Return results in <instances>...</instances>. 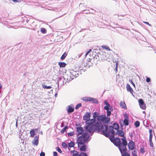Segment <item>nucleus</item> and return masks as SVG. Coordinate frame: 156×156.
I'll return each mask as SVG.
<instances>
[{
    "mask_svg": "<svg viewBox=\"0 0 156 156\" xmlns=\"http://www.w3.org/2000/svg\"><path fill=\"white\" fill-rule=\"evenodd\" d=\"M94 128L95 132L99 133L101 131V133L106 137H108L110 136L109 133L107 132L108 129V125H103L101 122L98 121L94 124Z\"/></svg>",
    "mask_w": 156,
    "mask_h": 156,
    "instance_id": "f257e3e1",
    "label": "nucleus"
},
{
    "mask_svg": "<svg viewBox=\"0 0 156 156\" xmlns=\"http://www.w3.org/2000/svg\"><path fill=\"white\" fill-rule=\"evenodd\" d=\"M90 135L88 133L84 132L81 136L78 137L77 142L78 144V147H79V144H83L86 142H88L90 140L89 139Z\"/></svg>",
    "mask_w": 156,
    "mask_h": 156,
    "instance_id": "f03ea898",
    "label": "nucleus"
},
{
    "mask_svg": "<svg viewBox=\"0 0 156 156\" xmlns=\"http://www.w3.org/2000/svg\"><path fill=\"white\" fill-rule=\"evenodd\" d=\"M121 140L122 142H121L120 138L117 137H115L113 142L116 146L118 147L119 150H120V148L125 145H127V142L126 137L122 138Z\"/></svg>",
    "mask_w": 156,
    "mask_h": 156,
    "instance_id": "7ed1b4c3",
    "label": "nucleus"
},
{
    "mask_svg": "<svg viewBox=\"0 0 156 156\" xmlns=\"http://www.w3.org/2000/svg\"><path fill=\"white\" fill-rule=\"evenodd\" d=\"M97 120L103 123L108 124L110 121V118L106 117L105 115H99L97 119Z\"/></svg>",
    "mask_w": 156,
    "mask_h": 156,
    "instance_id": "20e7f679",
    "label": "nucleus"
},
{
    "mask_svg": "<svg viewBox=\"0 0 156 156\" xmlns=\"http://www.w3.org/2000/svg\"><path fill=\"white\" fill-rule=\"evenodd\" d=\"M86 126H85L84 129L87 133H90V135L92 136L95 132L94 128V124H89V123H86Z\"/></svg>",
    "mask_w": 156,
    "mask_h": 156,
    "instance_id": "39448f33",
    "label": "nucleus"
},
{
    "mask_svg": "<svg viewBox=\"0 0 156 156\" xmlns=\"http://www.w3.org/2000/svg\"><path fill=\"white\" fill-rule=\"evenodd\" d=\"M105 54V53H103L101 52L100 53L98 51L95 55L94 58V59H98L99 60L100 59H101V60H106V57Z\"/></svg>",
    "mask_w": 156,
    "mask_h": 156,
    "instance_id": "423d86ee",
    "label": "nucleus"
},
{
    "mask_svg": "<svg viewBox=\"0 0 156 156\" xmlns=\"http://www.w3.org/2000/svg\"><path fill=\"white\" fill-rule=\"evenodd\" d=\"M63 78L64 80H66L67 82H69L73 79L69 72H68L66 73L64 75Z\"/></svg>",
    "mask_w": 156,
    "mask_h": 156,
    "instance_id": "0eeeda50",
    "label": "nucleus"
},
{
    "mask_svg": "<svg viewBox=\"0 0 156 156\" xmlns=\"http://www.w3.org/2000/svg\"><path fill=\"white\" fill-rule=\"evenodd\" d=\"M126 146L127 145H125L120 148V150H119L122 156H130L129 154L126 152L127 151L126 148Z\"/></svg>",
    "mask_w": 156,
    "mask_h": 156,
    "instance_id": "6e6552de",
    "label": "nucleus"
},
{
    "mask_svg": "<svg viewBox=\"0 0 156 156\" xmlns=\"http://www.w3.org/2000/svg\"><path fill=\"white\" fill-rule=\"evenodd\" d=\"M80 124L76 125V126H77L76 127L77 132L78 133V136L81 134H82L83 133H84V130L83 127L80 126Z\"/></svg>",
    "mask_w": 156,
    "mask_h": 156,
    "instance_id": "1a4fd4ad",
    "label": "nucleus"
},
{
    "mask_svg": "<svg viewBox=\"0 0 156 156\" xmlns=\"http://www.w3.org/2000/svg\"><path fill=\"white\" fill-rule=\"evenodd\" d=\"M91 117L90 112H87L83 117V119L85 121V123H88Z\"/></svg>",
    "mask_w": 156,
    "mask_h": 156,
    "instance_id": "9d476101",
    "label": "nucleus"
},
{
    "mask_svg": "<svg viewBox=\"0 0 156 156\" xmlns=\"http://www.w3.org/2000/svg\"><path fill=\"white\" fill-rule=\"evenodd\" d=\"M138 103L140 108L143 109H145L146 108V105L144 101L142 99H140L138 100Z\"/></svg>",
    "mask_w": 156,
    "mask_h": 156,
    "instance_id": "9b49d317",
    "label": "nucleus"
},
{
    "mask_svg": "<svg viewBox=\"0 0 156 156\" xmlns=\"http://www.w3.org/2000/svg\"><path fill=\"white\" fill-rule=\"evenodd\" d=\"M128 147L129 150H132L135 147V143L132 140L130 141L128 144Z\"/></svg>",
    "mask_w": 156,
    "mask_h": 156,
    "instance_id": "f8f14e48",
    "label": "nucleus"
},
{
    "mask_svg": "<svg viewBox=\"0 0 156 156\" xmlns=\"http://www.w3.org/2000/svg\"><path fill=\"white\" fill-rule=\"evenodd\" d=\"M38 141L39 136L37 135L34 137V140L32 141V143L33 145L37 146L38 144Z\"/></svg>",
    "mask_w": 156,
    "mask_h": 156,
    "instance_id": "ddd939ff",
    "label": "nucleus"
},
{
    "mask_svg": "<svg viewBox=\"0 0 156 156\" xmlns=\"http://www.w3.org/2000/svg\"><path fill=\"white\" fill-rule=\"evenodd\" d=\"M124 116H125V119L123 120L124 124L126 126H128L129 124V117L127 114H125Z\"/></svg>",
    "mask_w": 156,
    "mask_h": 156,
    "instance_id": "4468645a",
    "label": "nucleus"
},
{
    "mask_svg": "<svg viewBox=\"0 0 156 156\" xmlns=\"http://www.w3.org/2000/svg\"><path fill=\"white\" fill-rule=\"evenodd\" d=\"M116 132L115 133V135H118L119 136L123 137V138L126 137L124 136V132L123 130H119V129L117 130Z\"/></svg>",
    "mask_w": 156,
    "mask_h": 156,
    "instance_id": "2eb2a0df",
    "label": "nucleus"
},
{
    "mask_svg": "<svg viewBox=\"0 0 156 156\" xmlns=\"http://www.w3.org/2000/svg\"><path fill=\"white\" fill-rule=\"evenodd\" d=\"M68 108L67 109V112L68 114L73 112L74 111V108L73 105L72 104H71L68 106Z\"/></svg>",
    "mask_w": 156,
    "mask_h": 156,
    "instance_id": "dca6fc26",
    "label": "nucleus"
},
{
    "mask_svg": "<svg viewBox=\"0 0 156 156\" xmlns=\"http://www.w3.org/2000/svg\"><path fill=\"white\" fill-rule=\"evenodd\" d=\"M114 129V128H113L112 126H110L109 127L108 131H107V132H108L109 135H110V133H111V135H115V133ZM107 131H108V130Z\"/></svg>",
    "mask_w": 156,
    "mask_h": 156,
    "instance_id": "f3484780",
    "label": "nucleus"
},
{
    "mask_svg": "<svg viewBox=\"0 0 156 156\" xmlns=\"http://www.w3.org/2000/svg\"><path fill=\"white\" fill-rule=\"evenodd\" d=\"M127 90L128 92H129L132 95L134 96L133 92V90L132 88L131 87L129 84L127 83L126 85Z\"/></svg>",
    "mask_w": 156,
    "mask_h": 156,
    "instance_id": "a211bd4d",
    "label": "nucleus"
},
{
    "mask_svg": "<svg viewBox=\"0 0 156 156\" xmlns=\"http://www.w3.org/2000/svg\"><path fill=\"white\" fill-rule=\"evenodd\" d=\"M104 103L106 105L104 107V109L107 110L108 108H112V107L111 106L110 104L106 100L104 101Z\"/></svg>",
    "mask_w": 156,
    "mask_h": 156,
    "instance_id": "6ab92c4d",
    "label": "nucleus"
},
{
    "mask_svg": "<svg viewBox=\"0 0 156 156\" xmlns=\"http://www.w3.org/2000/svg\"><path fill=\"white\" fill-rule=\"evenodd\" d=\"M107 111V116H110L111 114V112L113 111L112 108H108L107 110H106Z\"/></svg>",
    "mask_w": 156,
    "mask_h": 156,
    "instance_id": "aec40b11",
    "label": "nucleus"
},
{
    "mask_svg": "<svg viewBox=\"0 0 156 156\" xmlns=\"http://www.w3.org/2000/svg\"><path fill=\"white\" fill-rule=\"evenodd\" d=\"M70 73H71V75L73 79L74 78V77L76 75V73H77V70H76V71H74V70H71L69 72Z\"/></svg>",
    "mask_w": 156,
    "mask_h": 156,
    "instance_id": "412c9836",
    "label": "nucleus"
},
{
    "mask_svg": "<svg viewBox=\"0 0 156 156\" xmlns=\"http://www.w3.org/2000/svg\"><path fill=\"white\" fill-rule=\"evenodd\" d=\"M82 145L80 148V150L81 151H85L86 150V146L84 144H81Z\"/></svg>",
    "mask_w": 156,
    "mask_h": 156,
    "instance_id": "4be33fe9",
    "label": "nucleus"
},
{
    "mask_svg": "<svg viewBox=\"0 0 156 156\" xmlns=\"http://www.w3.org/2000/svg\"><path fill=\"white\" fill-rule=\"evenodd\" d=\"M120 106L124 109H126V105L124 101H121L120 103Z\"/></svg>",
    "mask_w": 156,
    "mask_h": 156,
    "instance_id": "5701e85b",
    "label": "nucleus"
},
{
    "mask_svg": "<svg viewBox=\"0 0 156 156\" xmlns=\"http://www.w3.org/2000/svg\"><path fill=\"white\" fill-rule=\"evenodd\" d=\"M96 122V119L93 118V119H90L88 123L89 124H94Z\"/></svg>",
    "mask_w": 156,
    "mask_h": 156,
    "instance_id": "b1692460",
    "label": "nucleus"
},
{
    "mask_svg": "<svg viewBox=\"0 0 156 156\" xmlns=\"http://www.w3.org/2000/svg\"><path fill=\"white\" fill-rule=\"evenodd\" d=\"M91 97H85L83 98V100L85 102L90 101Z\"/></svg>",
    "mask_w": 156,
    "mask_h": 156,
    "instance_id": "393cba45",
    "label": "nucleus"
},
{
    "mask_svg": "<svg viewBox=\"0 0 156 156\" xmlns=\"http://www.w3.org/2000/svg\"><path fill=\"white\" fill-rule=\"evenodd\" d=\"M90 101H92V103L94 104H97L98 101V100L96 98L91 97Z\"/></svg>",
    "mask_w": 156,
    "mask_h": 156,
    "instance_id": "a878e982",
    "label": "nucleus"
},
{
    "mask_svg": "<svg viewBox=\"0 0 156 156\" xmlns=\"http://www.w3.org/2000/svg\"><path fill=\"white\" fill-rule=\"evenodd\" d=\"M112 126L116 130L119 129V125L118 124L115 122L114 123Z\"/></svg>",
    "mask_w": 156,
    "mask_h": 156,
    "instance_id": "bb28decb",
    "label": "nucleus"
},
{
    "mask_svg": "<svg viewBox=\"0 0 156 156\" xmlns=\"http://www.w3.org/2000/svg\"><path fill=\"white\" fill-rule=\"evenodd\" d=\"M58 65L60 67H64L66 66V64L64 62H60L58 63Z\"/></svg>",
    "mask_w": 156,
    "mask_h": 156,
    "instance_id": "cd10ccee",
    "label": "nucleus"
},
{
    "mask_svg": "<svg viewBox=\"0 0 156 156\" xmlns=\"http://www.w3.org/2000/svg\"><path fill=\"white\" fill-rule=\"evenodd\" d=\"M68 53L66 52H65L61 56L60 59L61 60H63L65 59L66 57L67 56Z\"/></svg>",
    "mask_w": 156,
    "mask_h": 156,
    "instance_id": "c85d7f7f",
    "label": "nucleus"
},
{
    "mask_svg": "<svg viewBox=\"0 0 156 156\" xmlns=\"http://www.w3.org/2000/svg\"><path fill=\"white\" fill-rule=\"evenodd\" d=\"M109 136V140H110L113 143L114 140H115V138L114 137V135H110Z\"/></svg>",
    "mask_w": 156,
    "mask_h": 156,
    "instance_id": "c756f323",
    "label": "nucleus"
},
{
    "mask_svg": "<svg viewBox=\"0 0 156 156\" xmlns=\"http://www.w3.org/2000/svg\"><path fill=\"white\" fill-rule=\"evenodd\" d=\"M99 114L98 112H94L93 113V118L96 119L97 118H98V117L99 116Z\"/></svg>",
    "mask_w": 156,
    "mask_h": 156,
    "instance_id": "7c9ffc66",
    "label": "nucleus"
},
{
    "mask_svg": "<svg viewBox=\"0 0 156 156\" xmlns=\"http://www.w3.org/2000/svg\"><path fill=\"white\" fill-rule=\"evenodd\" d=\"M69 147H73L75 146V144L72 141H71L68 144Z\"/></svg>",
    "mask_w": 156,
    "mask_h": 156,
    "instance_id": "2f4dec72",
    "label": "nucleus"
},
{
    "mask_svg": "<svg viewBox=\"0 0 156 156\" xmlns=\"http://www.w3.org/2000/svg\"><path fill=\"white\" fill-rule=\"evenodd\" d=\"M30 137H34V136L36 135V133H34V132L33 130H30Z\"/></svg>",
    "mask_w": 156,
    "mask_h": 156,
    "instance_id": "473e14b6",
    "label": "nucleus"
},
{
    "mask_svg": "<svg viewBox=\"0 0 156 156\" xmlns=\"http://www.w3.org/2000/svg\"><path fill=\"white\" fill-rule=\"evenodd\" d=\"M140 123L138 121H136L134 123V126L136 127H138L140 126Z\"/></svg>",
    "mask_w": 156,
    "mask_h": 156,
    "instance_id": "72a5a7b5",
    "label": "nucleus"
},
{
    "mask_svg": "<svg viewBox=\"0 0 156 156\" xmlns=\"http://www.w3.org/2000/svg\"><path fill=\"white\" fill-rule=\"evenodd\" d=\"M44 89H50L51 88V86H47L45 84L42 85Z\"/></svg>",
    "mask_w": 156,
    "mask_h": 156,
    "instance_id": "f704fd0d",
    "label": "nucleus"
},
{
    "mask_svg": "<svg viewBox=\"0 0 156 156\" xmlns=\"http://www.w3.org/2000/svg\"><path fill=\"white\" fill-rule=\"evenodd\" d=\"M68 128L67 126H65L61 130V132L62 133H63L66 131V129Z\"/></svg>",
    "mask_w": 156,
    "mask_h": 156,
    "instance_id": "c9c22d12",
    "label": "nucleus"
},
{
    "mask_svg": "<svg viewBox=\"0 0 156 156\" xmlns=\"http://www.w3.org/2000/svg\"><path fill=\"white\" fill-rule=\"evenodd\" d=\"M41 31L43 34L45 33L46 32V30L45 28H41Z\"/></svg>",
    "mask_w": 156,
    "mask_h": 156,
    "instance_id": "e433bc0d",
    "label": "nucleus"
},
{
    "mask_svg": "<svg viewBox=\"0 0 156 156\" xmlns=\"http://www.w3.org/2000/svg\"><path fill=\"white\" fill-rule=\"evenodd\" d=\"M103 48H104L105 49H106L107 50H108V51L111 50V49L109 48V47L105 45H102L101 47Z\"/></svg>",
    "mask_w": 156,
    "mask_h": 156,
    "instance_id": "4c0bfd02",
    "label": "nucleus"
},
{
    "mask_svg": "<svg viewBox=\"0 0 156 156\" xmlns=\"http://www.w3.org/2000/svg\"><path fill=\"white\" fill-rule=\"evenodd\" d=\"M82 106V104L81 103H80L77 105L75 107V109H78L80 108Z\"/></svg>",
    "mask_w": 156,
    "mask_h": 156,
    "instance_id": "58836bf2",
    "label": "nucleus"
},
{
    "mask_svg": "<svg viewBox=\"0 0 156 156\" xmlns=\"http://www.w3.org/2000/svg\"><path fill=\"white\" fill-rule=\"evenodd\" d=\"M74 134L73 132H71L68 133L67 135L69 136H73Z\"/></svg>",
    "mask_w": 156,
    "mask_h": 156,
    "instance_id": "ea45409f",
    "label": "nucleus"
},
{
    "mask_svg": "<svg viewBox=\"0 0 156 156\" xmlns=\"http://www.w3.org/2000/svg\"><path fill=\"white\" fill-rule=\"evenodd\" d=\"M80 156H88L86 153L81 152L80 153Z\"/></svg>",
    "mask_w": 156,
    "mask_h": 156,
    "instance_id": "a19ab883",
    "label": "nucleus"
},
{
    "mask_svg": "<svg viewBox=\"0 0 156 156\" xmlns=\"http://www.w3.org/2000/svg\"><path fill=\"white\" fill-rule=\"evenodd\" d=\"M56 150L58 151L59 153H61L62 152L60 148L59 147H57L56 148Z\"/></svg>",
    "mask_w": 156,
    "mask_h": 156,
    "instance_id": "79ce46f5",
    "label": "nucleus"
},
{
    "mask_svg": "<svg viewBox=\"0 0 156 156\" xmlns=\"http://www.w3.org/2000/svg\"><path fill=\"white\" fill-rule=\"evenodd\" d=\"M136 154L137 151L135 150L133 151L132 152V154L133 155V156H138Z\"/></svg>",
    "mask_w": 156,
    "mask_h": 156,
    "instance_id": "37998d69",
    "label": "nucleus"
},
{
    "mask_svg": "<svg viewBox=\"0 0 156 156\" xmlns=\"http://www.w3.org/2000/svg\"><path fill=\"white\" fill-rule=\"evenodd\" d=\"M72 156H80V154L78 152H76V153L73 154Z\"/></svg>",
    "mask_w": 156,
    "mask_h": 156,
    "instance_id": "c03bdc74",
    "label": "nucleus"
},
{
    "mask_svg": "<svg viewBox=\"0 0 156 156\" xmlns=\"http://www.w3.org/2000/svg\"><path fill=\"white\" fill-rule=\"evenodd\" d=\"M140 152L141 153H144L145 152L144 149V147H141Z\"/></svg>",
    "mask_w": 156,
    "mask_h": 156,
    "instance_id": "a18cd8bd",
    "label": "nucleus"
},
{
    "mask_svg": "<svg viewBox=\"0 0 156 156\" xmlns=\"http://www.w3.org/2000/svg\"><path fill=\"white\" fill-rule=\"evenodd\" d=\"M149 142H150V144L151 147H153L154 145H153V142L152 141V140H149Z\"/></svg>",
    "mask_w": 156,
    "mask_h": 156,
    "instance_id": "49530a36",
    "label": "nucleus"
},
{
    "mask_svg": "<svg viewBox=\"0 0 156 156\" xmlns=\"http://www.w3.org/2000/svg\"><path fill=\"white\" fill-rule=\"evenodd\" d=\"M62 145L64 148H66L67 147V145L64 142H63L62 143Z\"/></svg>",
    "mask_w": 156,
    "mask_h": 156,
    "instance_id": "de8ad7c7",
    "label": "nucleus"
},
{
    "mask_svg": "<svg viewBox=\"0 0 156 156\" xmlns=\"http://www.w3.org/2000/svg\"><path fill=\"white\" fill-rule=\"evenodd\" d=\"M32 130H33L34 132V133L36 134H37V133H38V129H32Z\"/></svg>",
    "mask_w": 156,
    "mask_h": 156,
    "instance_id": "09e8293b",
    "label": "nucleus"
},
{
    "mask_svg": "<svg viewBox=\"0 0 156 156\" xmlns=\"http://www.w3.org/2000/svg\"><path fill=\"white\" fill-rule=\"evenodd\" d=\"M129 81L133 85V87L135 88V84L133 83V81L132 80H129Z\"/></svg>",
    "mask_w": 156,
    "mask_h": 156,
    "instance_id": "8fccbe9b",
    "label": "nucleus"
},
{
    "mask_svg": "<svg viewBox=\"0 0 156 156\" xmlns=\"http://www.w3.org/2000/svg\"><path fill=\"white\" fill-rule=\"evenodd\" d=\"M152 136H153L152 134L150 133V135H149V140H152Z\"/></svg>",
    "mask_w": 156,
    "mask_h": 156,
    "instance_id": "3c124183",
    "label": "nucleus"
},
{
    "mask_svg": "<svg viewBox=\"0 0 156 156\" xmlns=\"http://www.w3.org/2000/svg\"><path fill=\"white\" fill-rule=\"evenodd\" d=\"M45 153L44 152H41L40 154V156H45Z\"/></svg>",
    "mask_w": 156,
    "mask_h": 156,
    "instance_id": "603ef678",
    "label": "nucleus"
},
{
    "mask_svg": "<svg viewBox=\"0 0 156 156\" xmlns=\"http://www.w3.org/2000/svg\"><path fill=\"white\" fill-rule=\"evenodd\" d=\"M146 81L148 83L151 81V79L149 77H147L146 78Z\"/></svg>",
    "mask_w": 156,
    "mask_h": 156,
    "instance_id": "864d4df0",
    "label": "nucleus"
},
{
    "mask_svg": "<svg viewBox=\"0 0 156 156\" xmlns=\"http://www.w3.org/2000/svg\"><path fill=\"white\" fill-rule=\"evenodd\" d=\"M92 50L91 49H90L89 50L86 52V53L85 54V56H86Z\"/></svg>",
    "mask_w": 156,
    "mask_h": 156,
    "instance_id": "5fc2aeb1",
    "label": "nucleus"
},
{
    "mask_svg": "<svg viewBox=\"0 0 156 156\" xmlns=\"http://www.w3.org/2000/svg\"><path fill=\"white\" fill-rule=\"evenodd\" d=\"M53 156H58L57 153L56 152H53Z\"/></svg>",
    "mask_w": 156,
    "mask_h": 156,
    "instance_id": "6e6d98bb",
    "label": "nucleus"
},
{
    "mask_svg": "<svg viewBox=\"0 0 156 156\" xmlns=\"http://www.w3.org/2000/svg\"><path fill=\"white\" fill-rule=\"evenodd\" d=\"M81 67H80L79 68V69H80V72H81H81H82V71H83L84 72H85V69H80Z\"/></svg>",
    "mask_w": 156,
    "mask_h": 156,
    "instance_id": "4d7b16f0",
    "label": "nucleus"
},
{
    "mask_svg": "<svg viewBox=\"0 0 156 156\" xmlns=\"http://www.w3.org/2000/svg\"><path fill=\"white\" fill-rule=\"evenodd\" d=\"M78 72L77 71V73H76V75H75V76L74 77V78H76L79 75V74L78 73Z\"/></svg>",
    "mask_w": 156,
    "mask_h": 156,
    "instance_id": "13d9d810",
    "label": "nucleus"
},
{
    "mask_svg": "<svg viewBox=\"0 0 156 156\" xmlns=\"http://www.w3.org/2000/svg\"><path fill=\"white\" fill-rule=\"evenodd\" d=\"M92 10V11L91 12H90L91 13H92L93 14H95V13L96 12V11H95L94 10L92 9H91Z\"/></svg>",
    "mask_w": 156,
    "mask_h": 156,
    "instance_id": "bf43d9fd",
    "label": "nucleus"
},
{
    "mask_svg": "<svg viewBox=\"0 0 156 156\" xmlns=\"http://www.w3.org/2000/svg\"><path fill=\"white\" fill-rule=\"evenodd\" d=\"M12 1H13L14 2H19L20 1L19 0H12Z\"/></svg>",
    "mask_w": 156,
    "mask_h": 156,
    "instance_id": "052dcab7",
    "label": "nucleus"
},
{
    "mask_svg": "<svg viewBox=\"0 0 156 156\" xmlns=\"http://www.w3.org/2000/svg\"><path fill=\"white\" fill-rule=\"evenodd\" d=\"M129 134L130 136L131 137H133V134H132V133H129Z\"/></svg>",
    "mask_w": 156,
    "mask_h": 156,
    "instance_id": "680f3d73",
    "label": "nucleus"
},
{
    "mask_svg": "<svg viewBox=\"0 0 156 156\" xmlns=\"http://www.w3.org/2000/svg\"><path fill=\"white\" fill-rule=\"evenodd\" d=\"M82 54H81L80 55H78V56H76V58H78L79 57H80L81 55H82Z\"/></svg>",
    "mask_w": 156,
    "mask_h": 156,
    "instance_id": "e2e57ef3",
    "label": "nucleus"
},
{
    "mask_svg": "<svg viewBox=\"0 0 156 156\" xmlns=\"http://www.w3.org/2000/svg\"><path fill=\"white\" fill-rule=\"evenodd\" d=\"M144 23H145V24L148 25H151L148 22H144Z\"/></svg>",
    "mask_w": 156,
    "mask_h": 156,
    "instance_id": "0e129e2a",
    "label": "nucleus"
},
{
    "mask_svg": "<svg viewBox=\"0 0 156 156\" xmlns=\"http://www.w3.org/2000/svg\"><path fill=\"white\" fill-rule=\"evenodd\" d=\"M77 152L76 151H74V150H73V151H71V153H73V154H75L74 153V152Z\"/></svg>",
    "mask_w": 156,
    "mask_h": 156,
    "instance_id": "69168bd1",
    "label": "nucleus"
},
{
    "mask_svg": "<svg viewBox=\"0 0 156 156\" xmlns=\"http://www.w3.org/2000/svg\"><path fill=\"white\" fill-rule=\"evenodd\" d=\"M149 133H150H150H152V130L151 129H149Z\"/></svg>",
    "mask_w": 156,
    "mask_h": 156,
    "instance_id": "338daca9",
    "label": "nucleus"
},
{
    "mask_svg": "<svg viewBox=\"0 0 156 156\" xmlns=\"http://www.w3.org/2000/svg\"><path fill=\"white\" fill-rule=\"evenodd\" d=\"M58 94L57 93H56L55 94V97H56L57 96Z\"/></svg>",
    "mask_w": 156,
    "mask_h": 156,
    "instance_id": "774afa93",
    "label": "nucleus"
}]
</instances>
